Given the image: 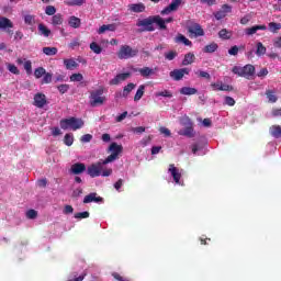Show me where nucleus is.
I'll return each instance as SVG.
<instances>
[{"label": "nucleus", "mask_w": 281, "mask_h": 281, "mask_svg": "<svg viewBox=\"0 0 281 281\" xmlns=\"http://www.w3.org/2000/svg\"><path fill=\"white\" fill-rule=\"evenodd\" d=\"M269 133L274 139H280L281 137V126L280 125H272L269 128Z\"/></svg>", "instance_id": "nucleus-21"}, {"label": "nucleus", "mask_w": 281, "mask_h": 281, "mask_svg": "<svg viewBox=\"0 0 281 281\" xmlns=\"http://www.w3.org/2000/svg\"><path fill=\"white\" fill-rule=\"evenodd\" d=\"M232 71L239 76L240 78H246V80H251L252 76L256 75V67L251 64H247L244 67L234 66Z\"/></svg>", "instance_id": "nucleus-2"}, {"label": "nucleus", "mask_w": 281, "mask_h": 281, "mask_svg": "<svg viewBox=\"0 0 281 281\" xmlns=\"http://www.w3.org/2000/svg\"><path fill=\"white\" fill-rule=\"evenodd\" d=\"M259 30H267V25L262 24V25H255L251 27L246 29V34L247 36H254V34H256V32H258Z\"/></svg>", "instance_id": "nucleus-22"}, {"label": "nucleus", "mask_w": 281, "mask_h": 281, "mask_svg": "<svg viewBox=\"0 0 281 281\" xmlns=\"http://www.w3.org/2000/svg\"><path fill=\"white\" fill-rule=\"evenodd\" d=\"M64 65L68 70L76 69L78 67V63L74 59H64Z\"/></svg>", "instance_id": "nucleus-35"}, {"label": "nucleus", "mask_w": 281, "mask_h": 281, "mask_svg": "<svg viewBox=\"0 0 281 281\" xmlns=\"http://www.w3.org/2000/svg\"><path fill=\"white\" fill-rule=\"evenodd\" d=\"M228 14H232V5L223 4L218 11L213 13V16L216 21H222V19H225Z\"/></svg>", "instance_id": "nucleus-10"}, {"label": "nucleus", "mask_w": 281, "mask_h": 281, "mask_svg": "<svg viewBox=\"0 0 281 281\" xmlns=\"http://www.w3.org/2000/svg\"><path fill=\"white\" fill-rule=\"evenodd\" d=\"M38 216V212L36 210L31 209L26 212V217L30 218L31 221H34Z\"/></svg>", "instance_id": "nucleus-51"}, {"label": "nucleus", "mask_w": 281, "mask_h": 281, "mask_svg": "<svg viewBox=\"0 0 281 281\" xmlns=\"http://www.w3.org/2000/svg\"><path fill=\"white\" fill-rule=\"evenodd\" d=\"M180 93L181 95H196V93H199V90L192 87H182L180 89Z\"/></svg>", "instance_id": "nucleus-23"}, {"label": "nucleus", "mask_w": 281, "mask_h": 281, "mask_svg": "<svg viewBox=\"0 0 281 281\" xmlns=\"http://www.w3.org/2000/svg\"><path fill=\"white\" fill-rule=\"evenodd\" d=\"M269 31L272 32V34H277L278 30H281V24L277 22H270L268 24Z\"/></svg>", "instance_id": "nucleus-38"}, {"label": "nucleus", "mask_w": 281, "mask_h": 281, "mask_svg": "<svg viewBox=\"0 0 281 281\" xmlns=\"http://www.w3.org/2000/svg\"><path fill=\"white\" fill-rule=\"evenodd\" d=\"M157 98H172V92L170 90H164L156 93Z\"/></svg>", "instance_id": "nucleus-48"}, {"label": "nucleus", "mask_w": 281, "mask_h": 281, "mask_svg": "<svg viewBox=\"0 0 281 281\" xmlns=\"http://www.w3.org/2000/svg\"><path fill=\"white\" fill-rule=\"evenodd\" d=\"M66 5H82L85 3V0H72L70 2H65Z\"/></svg>", "instance_id": "nucleus-62"}, {"label": "nucleus", "mask_w": 281, "mask_h": 281, "mask_svg": "<svg viewBox=\"0 0 281 281\" xmlns=\"http://www.w3.org/2000/svg\"><path fill=\"white\" fill-rule=\"evenodd\" d=\"M131 78V72H122L116 75L113 79L110 80L111 86H117L120 82H124L125 80H128Z\"/></svg>", "instance_id": "nucleus-13"}, {"label": "nucleus", "mask_w": 281, "mask_h": 281, "mask_svg": "<svg viewBox=\"0 0 281 281\" xmlns=\"http://www.w3.org/2000/svg\"><path fill=\"white\" fill-rule=\"evenodd\" d=\"M187 30L191 36H194V38H199V36H205V31H203V27H201V24L199 23H191L188 25Z\"/></svg>", "instance_id": "nucleus-8"}, {"label": "nucleus", "mask_w": 281, "mask_h": 281, "mask_svg": "<svg viewBox=\"0 0 281 281\" xmlns=\"http://www.w3.org/2000/svg\"><path fill=\"white\" fill-rule=\"evenodd\" d=\"M109 150H111L112 154L105 158V164L115 161V159L120 157V153H122L123 147L122 145H117V143H112L109 147Z\"/></svg>", "instance_id": "nucleus-7"}, {"label": "nucleus", "mask_w": 281, "mask_h": 281, "mask_svg": "<svg viewBox=\"0 0 281 281\" xmlns=\"http://www.w3.org/2000/svg\"><path fill=\"white\" fill-rule=\"evenodd\" d=\"M195 74H196L198 78H205V80H210L212 78L210 72H207L205 70H198Z\"/></svg>", "instance_id": "nucleus-44"}, {"label": "nucleus", "mask_w": 281, "mask_h": 281, "mask_svg": "<svg viewBox=\"0 0 281 281\" xmlns=\"http://www.w3.org/2000/svg\"><path fill=\"white\" fill-rule=\"evenodd\" d=\"M194 60H196V56H194V53H187L182 60V66L188 67V65H192Z\"/></svg>", "instance_id": "nucleus-20"}, {"label": "nucleus", "mask_w": 281, "mask_h": 281, "mask_svg": "<svg viewBox=\"0 0 281 281\" xmlns=\"http://www.w3.org/2000/svg\"><path fill=\"white\" fill-rule=\"evenodd\" d=\"M179 135H183L184 137H194V128L192 125H189L184 130H180Z\"/></svg>", "instance_id": "nucleus-24"}, {"label": "nucleus", "mask_w": 281, "mask_h": 281, "mask_svg": "<svg viewBox=\"0 0 281 281\" xmlns=\"http://www.w3.org/2000/svg\"><path fill=\"white\" fill-rule=\"evenodd\" d=\"M106 164H109L106 159L93 162L87 168V173L91 179H95V177H111L113 169L106 168Z\"/></svg>", "instance_id": "nucleus-1"}, {"label": "nucleus", "mask_w": 281, "mask_h": 281, "mask_svg": "<svg viewBox=\"0 0 281 281\" xmlns=\"http://www.w3.org/2000/svg\"><path fill=\"white\" fill-rule=\"evenodd\" d=\"M82 126H85V121H82V119H76L71 116L69 119H63L60 121V128H63V131H67L69 128L71 131H78L82 128Z\"/></svg>", "instance_id": "nucleus-3"}, {"label": "nucleus", "mask_w": 281, "mask_h": 281, "mask_svg": "<svg viewBox=\"0 0 281 281\" xmlns=\"http://www.w3.org/2000/svg\"><path fill=\"white\" fill-rule=\"evenodd\" d=\"M137 87V85L130 82L124 88L122 93L120 94V98H128L131 95V92Z\"/></svg>", "instance_id": "nucleus-19"}, {"label": "nucleus", "mask_w": 281, "mask_h": 281, "mask_svg": "<svg viewBox=\"0 0 281 281\" xmlns=\"http://www.w3.org/2000/svg\"><path fill=\"white\" fill-rule=\"evenodd\" d=\"M24 69L29 76L32 74V60L24 61Z\"/></svg>", "instance_id": "nucleus-53"}, {"label": "nucleus", "mask_w": 281, "mask_h": 281, "mask_svg": "<svg viewBox=\"0 0 281 281\" xmlns=\"http://www.w3.org/2000/svg\"><path fill=\"white\" fill-rule=\"evenodd\" d=\"M176 43H183V45H187V47H192V42L188 40L183 34H179L176 37Z\"/></svg>", "instance_id": "nucleus-31"}, {"label": "nucleus", "mask_w": 281, "mask_h": 281, "mask_svg": "<svg viewBox=\"0 0 281 281\" xmlns=\"http://www.w3.org/2000/svg\"><path fill=\"white\" fill-rule=\"evenodd\" d=\"M53 75L52 72H45L42 79V85H49L52 82Z\"/></svg>", "instance_id": "nucleus-47"}, {"label": "nucleus", "mask_w": 281, "mask_h": 281, "mask_svg": "<svg viewBox=\"0 0 281 281\" xmlns=\"http://www.w3.org/2000/svg\"><path fill=\"white\" fill-rule=\"evenodd\" d=\"M154 23L158 25L159 30H168V26L166 25L165 20L159 15H154Z\"/></svg>", "instance_id": "nucleus-28"}, {"label": "nucleus", "mask_w": 281, "mask_h": 281, "mask_svg": "<svg viewBox=\"0 0 281 281\" xmlns=\"http://www.w3.org/2000/svg\"><path fill=\"white\" fill-rule=\"evenodd\" d=\"M139 54V49L133 48L130 45H122L116 53L120 60H128V58H135Z\"/></svg>", "instance_id": "nucleus-5"}, {"label": "nucleus", "mask_w": 281, "mask_h": 281, "mask_svg": "<svg viewBox=\"0 0 281 281\" xmlns=\"http://www.w3.org/2000/svg\"><path fill=\"white\" fill-rule=\"evenodd\" d=\"M24 23L26 25H34V23H36V18L32 14H26L24 15Z\"/></svg>", "instance_id": "nucleus-40"}, {"label": "nucleus", "mask_w": 281, "mask_h": 281, "mask_svg": "<svg viewBox=\"0 0 281 281\" xmlns=\"http://www.w3.org/2000/svg\"><path fill=\"white\" fill-rule=\"evenodd\" d=\"M218 49V44H216L215 42L207 44L204 48L203 52L204 54H214V52H216Z\"/></svg>", "instance_id": "nucleus-30"}, {"label": "nucleus", "mask_w": 281, "mask_h": 281, "mask_svg": "<svg viewBox=\"0 0 281 281\" xmlns=\"http://www.w3.org/2000/svg\"><path fill=\"white\" fill-rule=\"evenodd\" d=\"M7 67L11 74H14V76H19V74H21V70H19V68L14 64H8Z\"/></svg>", "instance_id": "nucleus-45"}, {"label": "nucleus", "mask_w": 281, "mask_h": 281, "mask_svg": "<svg viewBox=\"0 0 281 281\" xmlns=\"http://www.w3.org/2000/svg\"><path fill=\"white\" fill-rule=\"evenodd\" d=\"M68 47H70V49H74L75 47H80V38H75L72 40L69 44Z\"/></svg>", "instance_id": "nucleus-54"}, {"label": "nucleus", "mask_w": 281, "mask_h": 281, "mask_svg": "<svg viewBox=\"0 0 281 281\" xmlns=\"http://www.w3.org/2000/svg\"><path fill=\"white\" fill-rule=\"evenodd\" d=\"M68 24L70 27H74L75 30H78L81 25V21L79 18H76L75 15L70 16L68 20Z\"/></svg>", "instance_id": "nucleus-29"}, {"label": "nucleus", "mask_w": 281, "mask_h": 281, "mask_svg": "<svg viewBox=\"0 0 281 281\" xmlns=\"http://www.w3.org/2000/svg\"><path fill=\"white\" fill-rule=\"evenodd\" d=\"M90 214L89 211L79 212L75 214V218H89Z\"/></svg>", "instance_id": "nucleus-55"}, {"label": "nucleus", "mask_w": 281, "mask_h": 281, "mask_svg": "<svg viewBox=\"0 0 281 281\" xmlns=\"http://www.w3.org/2000/svg\"><path fill=\"white\" fill-rule=\"evenodd\" d=\"M47 70H45L43 67H38L34 70L35 78L40 79L43 78L44 74H46Z\"/></svg>", "instance_id": "nucleus-46"}, {"label": "nucleus", "mask_w": 281, "mask_h": 281, "mask_svg": "<svg viewBox=\"0 0 281 281\" xmlns=\"http://www.w3.org/2000/svg\"><path fill=\"white\" fill-rule=\"evenodd\" d=\"M225 104H227V106H234V104H236V100L232 97H225Z\"/></svg>", "instance_id": "nucleus-61"}, {"label": "nucleus", "mask_w": 281, "mask_h": 281, "mask_svg": "<svg viewBox=\"0 0 281 281\" xmlns=\"http://www.w3.org/2000/svg\"><path fill=\"white\" fill-rule=\"evenodd\" d=\"M220 91H234V87L222 83V87H220Z\"/></svg>", "instance_id": "nucleus-64"}, {"label": "nucleus", "mask_w": 281, "mask_h": 281, "mask_svg": "<svg viewBox=\"0 0 281 281\" xmlns=\"http://www.w3.org/2000/svg\"><path fill=\"white\" fill-rule=\"evenodd\" d=\"M38 32L42 36H45V38H48V36L52 34V30L47 29V26L43 23H40L38 26Z\"/></svg>", "instance_id": "nucleus-25"}, {"label": "nucleus", "mask_w": 281, "mask_h": 281, "mask_svg": "<svg viewBox=\"0 0 281 281\" xmlns=\"http://www.w3.org/2000/svg\"><path fill=\"white\" fill-rule=\"evenodd\" d=\"M14 27V23H12V20L0 16V30H12Z\"/></svg>", "instance_id": "nucleus-18"}, {"label": "nucleus", "mask_w": 281, "mask_h": 281, "mask_svg": "<svg viewBox=\"0 0 281 281\" xmlns=\"http://www.w3.org/2000/svg\"><path fill=\"white\" fill-rule=\"evenodd\" d=\"M82 80H85V76L80 72L70 76V82H82Z\"/></svg>", "instance_id": "nucleus-39"}, {"label": "nucleus", "mask_w": 281, "mask_h": 281, "mask_svg": "<svg viewBox=\"0 0 281 281\" xmlns=\"http://www.w3.org/2000/svg\"><path fill=\"white\" fill-rule=\"evenodd\" d=\"M169 76L172 80H176V82H179V80H183V76H190V69L189 68H180V69H173L169 72Z\"/></svg>", "instance_id": "nucleus-9"}, {"label": "nucleus", "mask_w": 281, "mask_h": 281, "mask_svg": "<svg viewBox=\"0 0 281 281\" xmlns=\"http://www.w3.org/2000/svg\"><path fill=\"white\" fill-rule=\"evenodd\" d=\"M218 36H220V38H223L224 41H229V38H231L229 32L227 31V29H222L218 32Z\"/></svg>", "instance_id": "nucleus-43"}, {"label": "nucleus", "mask_w": 281, "mask_h": 281, "mask_svg": "<svg viewBox=\"0 0 281 281\" xmlns=\"http://www.w3.org/2000/svg\"><path fill=\"white\" fill-rule=\"evenodd\" d=\"M127 10H130V12H135L136 14H139L142 12H146V5L142 2L132 3L127 5Z\"/></svg>", "instance_id": "nucleus-17"}, {"label": "nucleus", "mask_w": 281, "mask_h": 281, "mask_svg": "<svg viewBox=\"0 0 281 281\" xmlns=\"http://www.w3.org/2000/svg\"><path fill=\"white\" fill-rule=\"evenodd\" d=\"M146 91V86L140 85L134 95V102H139L144 98V92Z\"/></svg>", "instance_id": "nucleus-27"}, {"label": "nucleus", "mask_w": 281, "mask_h": 281, "mask_svg": "<svg viewBox=\"0 0 281 281\" xmlns=\"http://www.w3.org/2000/svg\"><path fill=\"white\" fill-rule=\"evenodd\" d=\"M155 18L154 15H150L143 20H137L136 26L143 27L142 32H155Z\"/></svg>", "instance_id": "nucleus-6"}, {"label": "nucleus", "mask_w": 281, "mask_h": 281, "mask_svg": "<svg viewBox=\"0 0 281 281\" xmlns=\"http://www.w3.org/2000/svg\"><path fill=\"white\" fill-rule=\"evenodd\" d=\"M34 106H36L37 109H43V106H45V104H47V97L42 93V92H37L35 95H34Z\"/></svg>", "instance_id": "nucleus-12"}, {"label": "nucleus", "mask_w": 281, "mask_h": 281, "mask_svg": "<svg viewBox=\"0 0 281 281\" xmlns=\"http://www.w3.org/2000/svg\"><path fill=\"white\" fill-rule=\"evenodd\" d=\"M112 276H113L114 280H117V281H131V279L124 278V277H122V276H121L120 273H117V272L112 273Z\"/></svg>", "instance_id": "nucleus-57"}, {"label": "nucleus", "mask_w": 281, "mask_h": 281, "mask_svg": "<svg viewBox=\"0 0 281 281\" xmlns=\"http://www.w3.org/2000/svg\"><path fill=\"white\" fill-rule=\"evenodd\" d=\"M45 14H47V16L56 15V7H54V5L46 7Z\"/></svg>", "instance_id": "nucleus-50"}, {"label": "nucleus", "mask_w": 281, "mask_h": 281, "mask_svg": "<svg viewBox=\"0 0 281 281\" xmlns=\"http://www.w3.org/2000/svg\"><path fill=\"white\" fill-rule=\"evenodd\" d=\"M138 72L140 74V76H143V78H148V76H153V74H155V70L149 67H144L139 68Z\"/></svg>", "instance_id": "nucleus-32"}, {"label": "nucleus", "mask_w": 281, "mask_h": 281, "mask_svg": "<svg viewBox=\"0 0 281 281\" xmlns=\"http://www.w3.org/2000/svg\"><path fill=\"white\" fill-rule=\"evenodd\" d=\"M43 54L46 56H56L58 54V48L56 47H44L43 48Z\"/></svg>", "instance_id": "nucleus-37"}, {"label": "nucleus", "mask_w": 281, "mask_h": 281, "mask_svg": "<svg viewBox=\"0 0 281 281\" xmlns=\"http://www.w3.org/2000/svg\"><path fill=\"white\" fill-rule=\"evenodd\" d=\"M93 139V135L91 134H86L81 136L80 142H82L83 144H87L89 142H91Z\"/></svg>", "instance_id": "nucleus-56"}, {"label": "nucleus", "mask_w": 281, "mask_h": 281, "mask_svg": "<svg viewBox=\"0 0 281 281\" xmlns=\"http://www.w3.org/2000/svg\"><path fill=\"white\" fill-rule=\"evenodd\" d=\"M65 20L63 19V14H60V13H57V14H55V15H53V18H52V25H63V22H64Z\"/></svg>", "instance_id": "nucleus-34"}, {"label": "nucleus", "mask_w": 281, "mask_h": 281, "mask_svg": "<svg viewBox=\"0 0 281 281\" xmlns=\"http://www.w3.org/2000/svg\"><path fill=\"white\" fill-rule=\"evenodd\" d=\"M267 54V47L261 42L257 43V49H256V55L257 56H265Z\"/></svg>", "instance_id": "nucleus-36"}, {"label": "nucleus", "mask_w": 281, "mask_h": 281, "mask_svg": "<svg viewBox=\"0 0 281 281\" xmlns=\"http://www.w3.org/2000/svg\"><path fill=\"white\" fill-rule=\"evenodd\" d=\"M258 78H265V76H269V69L261 68L259 72L257 74Z\"/></svg>", "instance_id": "nucleus-59"}, {"label": "nucleus", "mask_w": 281, "mask_h": 281, "mask_svg": "<svg viewBox=\"0 0 281 281\" xmlns=\"http://www.w3.org/2000/svg\"><path fill=\"white\" fill-rule=\"evenodd\" d=\"M266 95L272 104H276L278 102V97L276 95V90H266Z\"/></svg>", "instance_id": "nucleus-33"}, {"label": "nucleus", "mask_w": 281, "mask_h": 281, "mask_svg": "<svg viewBox=\"0 0 281 281\" xmlns=\"http://www.w3.org/2000/svg\"><path fill=\"white\" fill-rule=\"evenodd\" d=\"M90 106H102L106 102V97H104V87H99L97 90L90 92Z\"/></svg>", "instance_id": "nucleus-4"}, {"label": "nucleus", "mask_w": 281, "mask_h": 281, "mask_svg": "<svg viewBox=\"0 0 281 281\" xmlns=\"http://www.w3.org/2000/svg\"><path fill=\"white\" fill-rule=\"evenodd\" d=\"M90 49L91 52H93L94 54H102V46H100L98 43L92 42L90 44Z\"/></svg>", "instance_id": "nucleus-41"}, {"label": "nucleus", "mask_w": 281, "mask_h": 281, "mask_svg": "<svg viewBox=\"0 0 281 281\" xmlns=\"http://www.w3.org/2000/svg\"><path fill=\"white\" fill-rule=\"evenodd\" d=\"M104 199L102 196H98V193L92 192L83 198V203H102Z\"/></svg>", "instance_id": "nucleus-16"}, {"label": "nucleus", "mask_w": 281, "mask_h": 281, "mask_svg": "<svg viewBox=\"0 0 281 281\" xmlns=\"http://www.w3.org/2000/svg\"><path fill=\"white\" fill-rule=\"evenodd\" d=\"M115 24H103L99 30L98 34H104V32H115Z\"/></svg>", "instance_id": "nucleus-26"}, {"label": "nucleus", "mask_w": 281, "mask_h": 281, "mask_svg": "<svg viewBox=\"0 0 281 281\" xmlns=\"http://www.w3.org/2000/svg\"><path fill=\"white\" fill-rule=\"evenodd\" d=\"M64 144L66 146H72L74 145V134H66L64 137Z\"/></svg>", "instance_id": "nucleus-42"}, {"label": "nucleus", "mask_w": 281, "mask_h": 281, "mask_svg": "<svg viewBox=\"0 0 281 281\" xmlns=\"http://www.w3.org/2000/svg\"><path fill=\"white\" fill-rule=\"evenodd\" d=\"M168 172H170L175 183H181V172L179 168L175 167V164L169 165Z\"/></svg>", "instance_id": "nucleus-14"}, {"label": "nucleus", "mask_w": 281, "mask_h": 281, "mask_svg": "<svg viewBox=\"0 0 281 281\" xmlns=\"http://www.w3.org/2000/svg\"><path fill=\"white\" fill-rule=\"evenodd\" d=\"M87 170L85 162H76L70 167V175H82Z\"/></svg>", "instance_id": "nucleus-15"}, {"label": "nucleus", "mask_w": 281, "mask_h": 281, "mask_svg": "<svg viewBox=\"0 0 281 281\" xmlns=\"http://www.w3.org/2000/svg\"><path fill=\"white\" fill-rule=\"evenodd\" d=\"M273 47H277V49H281V36L273 40Z\"/></svg>", "instance_id": "nucleus-63"}, {"label": "nucleus", "mask_w": 281, "mask_h": 281, "mask_svg": "<svg viewBox=\"0 0 281 281\" xmlns=\"http://www.w3.org/2000/svg\"><path fill=\"white\" fill-rule=\"evenodd\" d=\"M57 90L59 91V93H61V95H65V93L69 91V85L67 83L59 85L57 86Z\"/></svg>", "instance_id": "nucleus-49"}, {"label": "nucleus", "mask_w": 281, "mask_h": 281, "mask_svg": "<svg viewBox=\"0 0 281 281\" xmlns=\"http://www.w3.org/2000/svg\"><path fill=\"white\" fill-rule=\"evenodd\" d=\"M181 3H183V0H172L171 3L160 12V14L166 15L170 14V12H177Z\"/></svg>", "instance_id": "nucleus-11"}, {"label": "nucleus", "mask_w": 281, "mask_h": 281, "mask_svg": "<svg viewBox=\"0 0 281 281\" xmlns=\"http://www.w3.org/2000/svg\"><path fill=\"white\" fill-rule=\"evenodd\" d=\"M178 56L176 50H170L165 54L166 60H175V57Z\"/></svg>", "instance_id": "nucleus-52"}, {"label": "nucleus", "mask_w": 281, "mask_h": 281, "mask_svg": "<svg viewBox=\"0 0 281 281\" xmlns=\"http://www.w3.org/2000/svg\"><path fill=\"white\" fill-rule=\"evenodd\" d=\"M238 52H239V48L236 45L228 49L229 56H238Z\"/></svg>", "instance_id": "nucleus-58"}, {"label": "nucleus", "mask_w": 281, "mask_h": 281, "mask_svg": "<svg viewBox=\"0 0 281 281\" xmlns=\"http://www.w3.org/2000/svg\"><path fill=\"white\" fill-rule=\"evenodd\" d=\"M271 114L272 117H281V108H273Z\"/></svg>", "instance_id": "nucleus-60"}]
</instances>
